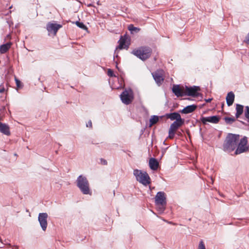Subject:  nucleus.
I'll return each instance as SVG.
<instances>
[{
  "mask_svg": "<svg viewBox=\"0 0 249 249\" xmlns=\"http://www.w3.org/2000/svg\"><path fill=\"white\" fill-rule=\"evenodd\" d=\"M239 139V135L229 134L223 145L224 150L228 152L233 151L236 146Z\"/></svg>",
  "mask_w": 249,
  "mask_h": 249,
  "instance_id": "f257e3e1",
  "label": "nucleus"
},
{
  "mask_svg": "<svg viewBox=\"0 0 249 249\" xmlns=\"http://www.w3.org/2000/svg\"><path fill=\"white\" fill-rule=\"evenodd\" d=\"M76 183L77 187L83 194L91 195L89 181L85 177L79 176L77 178Z\"/></svg>",
  "mask_w": 249,
  "mask_h": 249,
  "instance_id": "f03ea898",
  "label": "nucleus"
},
{
  "mask_svg": "<svg viewBox=\"0 0 249 249\" xmlns=\"http://www.w3.org/2000/svg\"><path fill=\"white\" fill-rule=\"evenodd\" d=\"M151 49L147 47H141L134 49L131 53L142 61L148 59L151 55Z\"/></svg>",
  "mask_w": 249,
  "mask_h": 249,
  "instance_id": "7ed1b4c3",
  "label": "nucleus"
},
{
  "mask_svg": "<svg viewBox=\"0 0 249 249\" xmlns=\"http://www.w3.org/2000/svg\"><path fill=\"white\" fill-rule=\"evenodd\" d=\"M133 175L138 181L145 186L148 185L150 182V177L146 172L135 169L133 171Z\"/></svg>",
  "mask_w": 249,
  "mask_h": 249,
  "instance_id": "20e7f679",
  "label": "nucleus"
},
{
  "mask_svg": "<svg viewBox=\"0 0 249 249\" xmlns=\"http://www.w3.org/2000/svg\"><path fill=\"white\" fill-rule=\"evenodd\" d=\"M121 99L126 105L130 104L134 99V94L131 89L124 90L120 95Z\"/></svg>",
  "mask_w": 249,
  "mask_h": 249,
  "instance_id": "39448f33",
  "label": "nucleus"
},
{
  "mask_svg": "<svg viewBox=\"0 0 249 249\" xmlns=\"http://www.w3.org/2000/svg\"><path fill=\"white\" fill-rule=\"evenodd\" d=\"M184 123V119L175 121L171 125L169 129L168 138L172 139L175 136V133L177 129L180 127Z\"/></svg>",
  "mask_w": 249,
  "mask_h": 249,
  "instance_id": "423d86ee",
  "label": "nucleus"
},
{
  "mask_svg": "<svg viewBox=\"0 0 249 249\" xmlns=\"http://www.w3.org/2000/svg\"><path fill=\"white\" fill-rule=\"evenodd\" d=\"M247 143L248 139L247 137L241 139L235 152V154L238 155L247 151L249 148V146L247 145Z\"/></svg>",
  "mask_w": 249,
  "mask_h": 249,
  "instance_id": "0eeeda50",
  "label": "nucleus"
},
{
  "mask_svg": "<svg viewBox=\"0 0 249 249\" xmlns=\"http://www.w3.org/2000/svg\"><path fill=\"white\" fill-rule=\"evenodd\" d=\"M47 218L48 214L47 213H40L38 215V220L42 230L44 231H46L47 227Z\"/></svg>",
  "mask_w": 249,
  "mask_h": 249,
  "instance_id": "6e6552de",
  "label": "nucleus"
},
{
  "mask_svg": "<svg viewBox=\"0 0 249 249\" xmlns=\"http://www.w3.org/2000/svg\"><path fill=\"white\" fill-rule=\"evenodd\" d=\"M155 204L156 206L166 205V197L163 192H158L155 196Z\"/></svg>",
  "mask_w": 249,
  "mask_h": 249,
  "instance_id": "1a4fd4ad",
  "label": "nucleus"
},
{
  "mask_svg": "<svg viewBox=\"0 0 249 249\" xmlns=\"http://www.w3.org/2000/svg\"><path fill=\"white\" fill-rule=\"evenodd\" d=\"M62 27V25L55 23L49 22L47 25V30L49 34L56 35L57 31Z\"/></svg>",
  "mask_w": 249,
  "mask_h": 249,
  "instance_id": "9d476101",
  "label": "nucleus"
},
{
  "mask_svg": "<svg viewBox=\"0 0 249 249\" xmlns=\"http://www.w3.org/2000/svg\"><path fill=\"white\" fill-rule=\"evenodd\" d=\"M199 87L196 86H194L190 88L185 87L184 95L197 96L198 95V91H199Z\"/></svg>",
  "mask_w": 249,
  "mask_h": 249,
  "instance_id": "9b49d317",
  "label": "nucleus"
},
{
  "mask_svg": "<svg viewBox=\"0 0 249 249\" xmlns=\"http://www.w3.org/2000/svg\"><path fill=\"white\" fill-rule=\"evenodd\" d=\"M220 120V117L218 116H213L206 117H202L201 119V122L206 124L207 123H211L213 124L217 123Z\"/></svg>",
  "mask_w": 249,
  "mask_h": 249,
  "instance_id": "f8f14e48",
  "label": "nucleus"
},
{
  "mask_svg": "<svg viewBox=\"0 0 249 249\" xmlns=\"http://www.w3.org/2000/svg\"><path fill=\"white\" fill-rule=\"evenodd\" d=\"M174 93L178 97L184 96L185 88L180 87L179 85H174L172 88Z\"/></svg>",
  "mask_w": 249,
  "mask_h": 249,
  "instance_id": "ddd939ff",
  "label": "nucleus"
},
{
  "mask_svg": "<svg viewBox=\"0 0 249 249\" xmlns=\"http://www.w3.org/2000/svg\"><path fill=\"white\" fill-rule=\"evenodd\" d=\"M119 48L120 49H127L129 46L128 39L126 36H121L119 40Z\"/></svg>",
  "mask_w": 249,
  "mask_h": 249,
  "instance_id": "4468645a",
  "label": "nucleus"
},
{
  "mask_svg": "<svg viewBox=\"0 0 249 249\" xmlns=\"http://www.w3.org/2000/svg\"><path fill=\"white\" fill-rule=\"evenodd\" d=\"M153 76L158 85H160L163 81V77L161 72L157 71L153 74Z\"/></svg>",
  "mask_w": 249,
  "mask_h": 249,
  "instance_id": "2eb2a0df",
  "label": "nucleus"
},
{
  "mask_svg": "<svg viewBox=\"0 0 249 249\" xmlns=\"http://www.w3.org/2000/svg\"><path fill=\"white\" fill-rule=\"evenodd\" d=\"M166 117L172 121H178L183 119L181 118L180 115L177 112L167 114Z\"/></svg>",
  "mask_w": 249,
  "mask_h": 249,
  "instance_id": "dca6fc26",
  "label": "nucleus"
},
{
  "mask_svg": "<svg viewBox=\"0 0 249 249\" xmlns=\"http://www.w3.org/2000/svg\"><path fill=\"white\" fill-rule=\"evenodd\" d=\"M0 132L3 134L9 136L10 135L9 127L8 125L0 122Z\"/></svg>",
  "mask_w": 249,
  "mask_h": 249,
  "instance_id": "f3484780",
  "label": "nucleus"
},
{
  "mask_svg": "<svg viewBox=\"0 0 249 249\" xmlns=\"http://www.w3.org/2000/svg\"><path fill=\"white\" fill-rule=\"evenodd\" d=\"M197 106L195 105L188 106L184 107L180 112L184 114H188L195 111Z\"/></svg>",
  "mask_w": 249,
  "mask_h": 249,
  "instance_id": "a211bd4d",
  "label": "nucleus"
},
{
  "mask_svg": "<svg viewBox=\"0 0 249 249\" xmlns=\"http://www.w3.org/2000/svg\"><path fill=\"white\" fill-rule=\"evenodd\" d=\"M234 100V94L232 92H230L226 96V102L228 106L232 105Z\"/></svg>",
  "mask_w": 249,
  "mask_h": 249,
  "instance_id": "6ab92c4d",
  "label": "nucleus"
},
{
  "mask_svg": "<svg viewBox=\"0 0 249 249\" xmlns=\"http://www.w3.org/2000/svg\"><path fill=\"white\" fill-rule=\"evenodd\" d=\"M149 164L150 168L153 170H156L158 169L159 163L158 161L154 158H151L149 160Z\"/></svg>",
  "mask_w": 249,
  "mask_h": 249,
  "instance_id": "aec40b11",
  "label": "nucleus"
},
{
  "mask_svg": "<svg viewBox=\"0 0 249 249\" xmlns=\"http://www.w3.org/2000/svg\"><path fill=\"white\" fill-rule=\"evenodd\" d=\"M11 43H7L0 46V53H6L11 47Z\"/></svg>",
  "mask_w": 249,
  "mask_h": 249,
  "instance_id": "412c9836",
  "label": "nucleus"
},
{
  "mask_svg": "<svg viewBox=\"0 0 249 249\" xmlns=\"http://www.w3.org/2000/svg\"><path fill=\"white\" fill-rule=\"evenodd\" d=\"M244 107L242 105L237 104L236 107V113L235 114L236 117L238 118L243 112Z\"/></svg>",
  "mask_w": 249,
  "mask_h": 249,
  "instance_id": "4be33fe9",
  "label": "nucleus"
},
{
  "mask_svg": "<svg viewBox=\"0 0 249 249\" xmlns=\"http://www.w3.org/2000/svg\"><path fill=\"white\" fill-rule=\"evenodd\" d=\"M159 117L157 116H152L150 119V125L151 126L159 121Z\"/></svg>",
  "mask_w": 249,
  "mask_h": 249,
  "instance_id": "5701e85b",
  "label": "nucleus"
},
{
  "mask_svg": "<svg viewBox=\"0 0 249 249\" xmlns=\"http://www.w3.org/2000/svg\"><path fill=\"white\" fill-rule=\"evenodd\" d=\"M75 24L79 28H80L83 30H87V27L83 23L80 22L79 21H76L75 22Z\"/></svg>",
  "mask_w": 249,
  "mask_h": 249,
  "instance_id": "b1692460",
  "label": "nucleus"
},
{
  "mask_svg": "<svg viewBox=\"0 0 249 249\" xmlns=\"http://www.w3.org/2000/svg\"><path fill=\"white\" fill-rule=\"evenodd\" d=\"M225 122L228 124H231L235 121V118L231 117L225 118Z\"/></svg>",
  "mask_w": 249,
  "mask_h": 249,
  "instance_id": "393cba45",
  "label": "nucleus"
},
{
  "mask_svg": "<svg viewBox=\"0 0 249 249\" xmlns=\"http://www.w3.org/2000/svg\"><path fill=\"white\" fill-rule=\"evenodd\" d=\"M165 205H162V206H157V209L158 210V211L160 212V213H162L164 210H165Z\"/></svg>",
  "mask_w": 249,
  "mask_h": 249,
  "instance_id": "a878e982",
  "label": "nucleus"
},
{
  "mask_svg": "<svg viewBox=\"0 0 249 249\" xmlns=\"http://www.w3.org/2000/svg\"><path fill=\"white\" fill-rule=\"evenodd\" d=\"M198 249H206L204 243L203 241L201 240L199 242Z\"/></svg>",
  "mask_w": 249,
  "mask_h": 249,
  "instance_id": "bb28decb",
  "label": "nucleus"
},
{
  "mask_svg": "<svg viewBox=\"0 0 249 249\" xmlns=\"http://www.w3.org/2000/svg\"><path fill=\"white\" fill-rule=\"evenodd\" d=\"M245 116L247 119L249 120V107L247 106L246 107V110L245 112Z\"/></svg>",
  "mask_w": 249,
  "mask_h": 249,
  "instance_id": "cd10ccee",
  "label": "nucleus"
},
{
  "mask_svg": "<svg viewBox=\"0 0 249 249\" xmlns=\"http://www.w3.org/2000/svg\"><path fill=\"white\" fill-rule=\"evenodd\" d=\"M128 30L130 31H139V29L136 27H135L133 26V25H130L128 26Z\"/></svg>",
  "mask_w": 249,
  "mask_h": 249,
  "instance_id": "c85d7f7f",
  "label": "nucleus"
},
{
  "mask_svg": "<svg viewBox=\"0 0 249 249\" xmlns=\"http://www.w3.org/2000/svg\"><path fill=\"white\" fill-rule=\"evenodd\" d=\"M107 74L109 76H114V74H113V71L111 70H110V69H108V71H107Z\"/></svg>",
  "mask_w": 249,
  "mask_h": 249,
  "instance_id": "c756f323",
  "label": "nucleus"
},
{
  "mask_svg": "<svg viewBox=\"0 0 249 249\" xmlns=\"http://www.w3.org/2000/svg\"><path fill=\"white\" fill-rule=\"evenodd\" d=\"M86 125H87V127H89L90 128L92 127V123H91V121L90 120H89L88 122V123Z\"/></svg>",
  "mask_w": 249,
  "mask_h": 249,
  "instance_id": "7c9ffc66",
  "label": "nucleus"
},
{
  "mask_svg": "<svg viewBox=\"0 0 249 249\" xmlns=\"http://www.w3.org/2000/svg\"><path fill=\"white\" fill-rule=\"evenodd\" d=\"M15 81L16 82L17 86L18 88H20V81L16 78H15Z\"/></svg>",
  "mask_w": 249,
  "mask_h": 249,
  "instance_id": "2f4dec72",
  "label": "nucleus"
},
{
  "mask_svg": "<svg viewBox=\"0 0 249 249\" xmlns=\"http://www.w3.org/2000/svg\"><path fill=\"white\" fill-rule=\"evenodd\" d=\"M101 164H102L103 165H107V160H104V159H101Z\"/></svg>",
  "mask_w": 249,
  "mask_h": 249,
  "instance_id": "473e14b6",
  "label": "nucleus"
},
{
  "mask_svg": "<svg viewBox=\"0 0 249 249\" xmlns=\"http://www.w3.org/2000/svg\"><path fill=\"white\" fill-rule=\"evenodd\" d=\"M4 91V88L3 86H0V92H3Z\"/></svg>",
  "mask_w": 249,
  "mask_h": 249,
  "instance_id": "72a5a7b5",
  "label": "nucleus"
},
{
  "mask_svg": "<svg viewBox=\"0 0 249 249\" xmlns=\"http://www.w3.org/2000/svg\"><path fill=\"white\" fill-rule=\"evenodd\" d=\"M246 42L249 44V32L246 37Z\"/></svg>",
  "mask_w": 249,
  "mask_h": 249,
  "instance_id": "f704fd0d",
  "label": "nucleus"
},
{
  "mask_svg": "<svg viewBox=\"0 0 249 249\" xmlns=\"http://www.w3.org/2000/svg\"><path fill=\"white\" fill-rule=\"evenodd\" d=\"M211 101H212V99H211V98L206 99V102L207 103L210 102Z\"/></svg>",
  "mask_w": 249,
  "mask_h": 249,
  "instance_id": "c9c22d12",
  "label": "nucleus"
}]
</instances>
